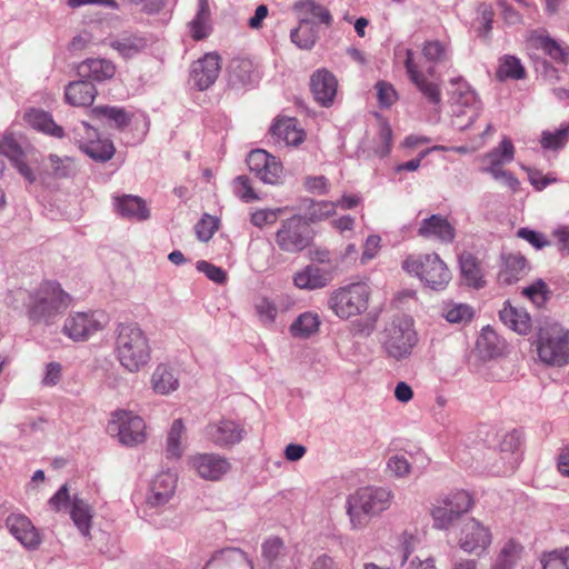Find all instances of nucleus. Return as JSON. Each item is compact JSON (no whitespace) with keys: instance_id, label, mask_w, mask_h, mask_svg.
Listing matches in <instances>:
<instances>
[{"instance_id":"nucleus-20","label":"nucleus","mask_w":569,"mask_h":569,"mask_svg":"<svg viewBox=\"0 0 569 569\" xmlns=\"http://www.w3.org/2000/svg\"><path fill=\"white\" fill-rule=\"evenodd\" d=\"M9 533L27 550H36L41 545V535L32 521L21 512H11L4 520Z\"/></svg>"},{"instance_id":"nucleus-8","label":"nucleus","mask_w":569,"mask_h":569,"mask_svg":"<svg viewBox=\"0 0 569 569\" xmlns=\"http://www.w3.org/2000/svg\"><path fill=\"white\" fill-rule=\"evenodd\" d=\"M49 505L56 511L68 509L69 516L79 533L86 539L91 538L94 509L86 499L78 493L71 496L68 486L63 485L49 499Z\"/></svg>"},{"instance_id":"nucleus-52","label":"nucleus","mask_w":569,"mask_h":569,"mask_svg":"<svg viewBox=\"0 0 569 569\" xmlns=\"http://www.w3.org/2000/svg\"><path fill=\"white\" fill-rule=\"evenodd\" d=\"M540 563L542 569H569V548L543 552Z\"/></svg>"},{"instance_id":"nucleus-31","label":"nucleus","mask_w":569,"mask_h":569,"mask_svg":"<svg viewBox=\"0 0 569 569\" xmlns=\"http://www.w3.org/2000/svg\"><path fill=\"white\" fill-rule=\"evenodd\" d=\"M410 459L406 455L396 453L388 458L387 470L396 478L408 477L416 465V468L423 470L429 465V458L421 451L410 453Z\"/></svg>"},{"instance_id":"nucleus-39","label":"nucleus","mask_w":569,"mask_h":569,"mask_svg":"<svg viewBox=\"0 0 569 569\" xmlns=\"http://www.w3.org/2000/svg\"><path fill=\"white\" fill-rule=\"evenodd\" d=\"M24 120L29 126L43 133L60 138L63 134L61 127L56 124L51 116L39 109H31L26 112Z\"/></svg>"},{"instance_id":"nucleus-41","label":"nucleus","mask_w":569,"mask_h":569,"mask_svg":"<svg viewBox=\"0 0 569 569\" xmlns=\"http://www.w3.org/2000/svg\"><path fill=\"white\" fill-rule=\"evenodd\" d=\"M321 325L318 313L307 311L301 313L290 326L289 331L295 338L307 339L319 331Z\"/></svg>"},{"instance_id":"nucleus-50","label":"nucleus","mask_w":569,"mask_h":569,"mask_svg":"<svg viewBox=\"0 0 569 569\" xmlns=\"http://www.w3.org/2000/svg\"><path fill=\"white\" fill-rule=\"evenodd\" d=\"M253 310L262 326L271 328L274 325L278 316V308L272 300L266 297L257 298L253 303Z\"/></svg>"},{"instance_id":"nucleus-38","label":"nucleus","mask_w":569,"mask_h":569,"mask_svg":"<svg viewBox=\"0 0 569 569\" xmlns=\"http://www.w3.org/2000/svg\"><path fill=\"white\" fill-rule=\"evenodd\" d=\"M272 136L287 146H298L303 141L305 132L297 127L292 118L278 119L271 127Z\"/></svg>"},{"instance_id":"nucleus-17","label":"nucleus","mask_w":569,"mask_h":569,"mask_svg":"<svg viewBox=\"0 0 569 569\" xmlns=\"http://www.w3.org/2000/svg\"><path fill=\"white\" fill-rule=\"evenodd\" d=\"M80 149L91 159L106 162L114 154V146L109 139H101L96 129L87 122L76 128Z\"/></svg>"},{"instance_id":"nucleus-2","label":"nucleus","mask_w":569,"mask_h":569,"mask_svg":"<svg viewBox=\"0 0 569 569\" xmlns=\"http://www.w3.org/2000/svg\"><path fill=\"white\" fill-rule=\"evenodd\" d=\"M395 493L388 487L366 486L346 498L345 510L351 531H363L372 518L380 517L393 503Z\"/></svg>"},{"instance_id":"nucleus-53","label":"nucleus","mask_w":569,"mask_h":569,"mask_svg":"<svg viewBox=\"0 0 569 569\" xmlns=\"http://www.w3.org/2000/svg\"><path fill=\"white\" fill-rule=\"evenodd\" d=\"M147 43V39L143 37L132 36L116 41L113 43V48L117 49L124 58H130L144 49Z\"/></svg>"},{"instance_id":"nucleus-37","label":"nucleus","mask_w":569,"mask_h":569,"mask_svg":"<svg viewBox=\"0 0 569 569\" xmlns=\"http://www.w3.org/2000/svg\"><path fill=\"white\" fill-rule=\"evenodd\" d=\"M187 448V428L182 419H176L171 423L166 441L168 458L179 459Z\"/></svg>"},{"instance_id":"nucleus-60","label":"nucleus","mask_w":569,"mask_h":569,"mask_svg":"<svg viewBox=\"0 0 569 569\" xmlns=\"http://www.w3.org/2000/svg\"><path fill=\"white\" fill-rule=\"evenodd\" d=\"M377 99L381 108H389L397 99L398 94L393 86L386 81H379L376 83Z\"/></svg>"},{"instance_id":"nucleus-28","label":"nucleus","mask_w":569,"mask_h":569,"mask_svg":"<svg viewBox=\"0 0 569 569\" xmlns=\"http://www.w3.org/2000/svg\"><path fill=\"white\" fill-rule=\"evenodd\" d=\"M418 236L449 243L453 241L456 233L455 228L445 217L432 214L421 221Z\"/></svg>"},{"instance_id":"nucleus-27","label":"nucleus","mask_w":569,"mask_h":569,"mask_svg":"<svg viewBox=\"0 0 569 569\" xmlns=\"http://www.w3.org/2000/svg\"><path fill=\"white\" fill-rule=\"evenodd\" d=\"M311 91L315 99L323 107L332 104L337 94L338 82L336 77L328 70H317L310 80Z\"/></svg>"},{"instance_id":"nucleus-6","label":"nucleus","mask_w":569,"mask_h":569,"mask_svg":"<svg viewBox=\"0 0 569 569\" xmlns=\"http://www.w3.org/2000/svg\"><path fill=\"white\" fill-rule=\"evenodd\" d=\"M370 296L371 288L367 282H352L333 290L328 307L338 318L348 320L366 312Z\"/></svg>"},{"instance_id":"nucleus-58","label":"nucleus","mask_w":569,"mask_h":569,"mask_svg":"<svg viewBox=\"0 0 569 569\" xmlns=\"http://www.w3.org/2000/svg\"><path fill=\"white\" fill-rule=\"evenodd\" d=\"M481 171L489 173L495 180L501 181L513 191L519 187V180L510 171L502 169V167H482Z\"/></svg>"},{"instance_id":"nucleus-44","label":"nucleus","mask_w":569,"mask_h":569,"mask_svg":"<svg viewBox=\"0 0 569 569\" xmlns=\"http://www.w3.org/2000/svg\"><path fill=\"white\" fill-rule=\"evenodd\" d=\"M290 39L298 48L309 50L316 44L318 31L309 19L301 18L299 26L291 31Z\"/></svg>"},{"instance_id":"nucleus-63","label":"nucleus","mask_w":569,"mask_h":569,"mask_svg":"<svg viewBox=\"0 0 569 569\" xmlns=\"http://www.w3.org/2000/svg\"><path fill=\"white\" fill-rule=\"evenodd\" d=\"M48 161L52 173L58 178L69 177L74 170L73 162L70 158H59L56 154H50Z\"/></svg>"},{"instance_id":"nucleus-36","label":"nucleus","mask_w":569,"mask_h":569,"mask_svg":"<svg viewBox=\"0 0 569 569\" xmlns=\"http://www.w3.org/2000/svg\"><path fill=\"white\" fill-rule=\"evenodd\" d=\"M66 100L76 107L92 104L97 96L96 87L87 79L70 82L66 88Z\"/></svg>"},{"instance_id":"nucleus-57","label":"nucleus","mask_w":569,"mask_h":569,"mask_svg":"<svg viewBox=\"0 0 569 569\" xmlns=\"http://www.w3.org/2000/svg\"><path fill=\"white\" fill-rule=\"evenodd\" d=\"M337 204L331 201H318L312 203L309 209L308 219L311 222L327 219L336 213Z\"/></svg>"},{"instance_id":"nucleus-34","label":"nucleus","mask_w":569,"mask_h":569,"mask_svg":"<svg viewBox=\"0 0 569 569\" xmlns=\"http://www.w3.org/2000/svg\"><path fill=\"white\" fill-rule=\"evenodd\" d=\"M150 382L153 391L162 396L174 392L180 386L177 370L167 363L154 368Z\"/></svg>"},{"instance_id":"nucleus-19","label":"nucleus","mask_w":569,"mask_h":569,"mask_svg":"<svg viewBox=\"0 0 569 569\" xmlns=\"http://www.w3.org/2000/svg\"><path fill=\"white\" fill-rule=\"evenodd\" d=\"M188 466L201 479L208 481L221 480L231 469L229 460L217 453H194L188 458Z\"/></svg>"},{"instance_id":"nucleus-22","label":"nucleus","mask_w":569,"mask_h":569,"mask_svg":"<svg viewBox=\"0 0 569 569\" xmlns=\"http://www.w3.org/2000/svg\"><path fill=\"white\" fill-rule=\"evenodd\" d=\"M220 69V57L213 52L206 53L192 63L190 71L191 81L199 90H206L216 82Z\"/></svg>"},{"instance_id":"nucleus-47","label":"nucleus","mask_w":569,"mask_h":569,"mask_svg":"<svg viewBox=\"0 0 569 569\" xmlns=\"http://www.w3.org/2000/svg\"><path fill=\"white\" fill-rule=\"evenodd\" d=\"M92 114L98 119H106L109 126L117 129H122L130 122L128 112L119 107H96L92 109Z\"/></svg>"},{"instance_id":"nucleus-55","label":"nucleus","mask_w":569,"mask_h":569,"mask_svg":"<svg viewBox=\"0 0 569 569\" xmlns=\"http://www.w3.org/2000/svg\"><path fill=\"white\" fill-rule=\"evenodd\" d=\"M233 192L247 203L260 200V197L251 186L250 179L246 176H238L233 180Z\"/></svg>"},{"instance_id":"nucleus-45","label":"nucleus","mask_w":569,"mask_h":569,"mask_svg":"<svg viewBox=\"0 0 569 569\" xmlns=\"http://www.w3.org/2000/svg\"><path fill=\"white\" fill-rule=\"evenodd\" d=\"M287 553V547L279 537H269L261 546V556L269 567L280 566L286 559Z\"/></svg>"},{"instance_id":"nucleus-43","label":"nucleus","mask_w":569,"mask_h":569,"mask_svg":"<svg viewBox=\"0 0 569 569\" xmlns=\"http://www.w3.org/2000/svg\"><path fill=\"white\" fill-rule=\"evenodd\" d=\"M515 158V147L512 141L505 137L498 147L490 150L482 158V167H502L510 163Z\"/></svg>"},{"instance_id":"nucleus-46","label":"nucleus","mask_w":569,"mask_h":569,"mask_svg":"<svg viewBox=\"0 0 569 569\" xmlns=\"http://www.w3.org/2000/svg\"><path fill=\"white\" fill-rule=\"evenodd\" d=\"M569 141V121L561 123L555 131L545 130L541 133L540 146L543 150L559 151Z\"/></svg>"},{"instance_id":"nucleus-10","label":"nucleus","mask_w":569,"mask_h":569,"mask_svg":"<svg viewBox=\"0 0 569 569\" xmlns=\"http://www.w3.org/2000/svg\"><path fill=\"white\" fill-rule=\"evenodd\" d=\"M108 432L126 447H136L147 440L144 420L128 410H117L111 415Z\"/></svg>"},{"instance_id":"nucleus-4","label":"nucleus","mask_w":569,"mask_h":569,"mask_svg":"<svg viewBox=\"0 0 569 569\" xmlns=\"http://www.w3.org/2000/svg\"><path fill=\"white\" fill-rule=\"evenodd\" d=\"M116 358L130 373L146 368L151 361V345L147 332L138 323H120L117 328Z\"/></svg>"},{"instance_id":"nucleus-18","label":"nucleus","mask_w":569,"mask_h":569,"mask_svg":"<svg viewBox=\"0 0 569 569\" xmlns=\"http://www.w3.org/2000/svg\"><path fill=\"white\" fill-rule=\"evenodd\" d=\"M102 320L97 312H73L66 318L62 332L73 341H83L103 329Z\"/></svg>"},{"instance_id":"nucleus-16","label":"nucleus","mask_w":569,"mask_h":569,"mask_svg":"<svg viewBox=\"0 0 569 569\" xmlns=\"http://www.w3.org/2000/svg\"><path fill=\"white\" fill-rule=\"evenodd\" d=\"M252 173L267 184H279L283 180V166L281 161L266 150H252L247 158Z\"/></svg>"},{"instance_id":"nucleus-7","label":"nucleus","mask_w":569,"mask_h":569,"mask_svg":"<svg viewBox=\"0 0 569 569\" xmlns=\"http://www.w3.org/2000/svg\"><path fill=\"white\" fill-rule=\"evenodd\" d=\"M402 269L433 290L445 289L451 279L447 264L437 253L409 256L402 261Z\"/></svg>"},{"instance_id":"nucleus-30","label":"nucleus","mask_w":569,"mask_h":569,"mask_svg":"<svg viewBox=\"0 0 569 569\" xmlns=\"http://www.w3.org/2000/svg\"><path fill=\"white\" fill-rule=\"evenodd\" d=\"M520 442L516 433H508L501 442V466H492V472L500 476L512 473L520 462Z\"/></svg>"},{"instance_id":"nucleus-54","label":"nucleus","mask_w":569,"mask_h":569,"mask_svg":"<svg viewBox=\"0 0 569 569\" xmlns=\"http://www.w3.org/2000/svg\"><path fill=\"white\" fill-rule=\"evenodd\" d=\"M499 79H521L525 76V69L519 59L507 56L501 59L500 66L497 71Z\"/></svg>"},{"instance_id":"nucleus-12","label":"nucleus","mask_w":569,"mask_h":569,"mask_svg":"<svg viewBox=\"0 0 569 569\" xmlns=\"http://www.w3.org/2000/svg\"><path fill=\"white\" fill-rule=\"evenodd\" d=\"M537 352L540 361L547 366H566L569 362V333L561 328L540 332Z\"/></svg>"},{"instance_id":"nucleus-32","label":"nucleus","mask_w":569,"mask_h":569,"mask_svg":"<svg viewBox=\"0 0 569 569\" xmlns=\"http://www.w3.org/2000/svg\"><path fill=\"white\" fill-rule=\"evenodd\" d=\"M114 73L113 62L103 58H89L77 66V74L91 81L101 82L111 79Z\"/></svg>"},{"instance_id":"nucleus-42","label":"nucleus","mask_w":569,"mask_h":569,"mask_svg":"<svg viewBox=\"0 0 569 569\" xmlns=\"http://www.w3.org/2000/svg\"><path fill=\"white\" fill-rule=\"evenodd\" d=\"M210 9L208 0H198V10L189 22L190 34L194 40H201L209 36L211 30Z\"/></svg>"},{"instance_id":"nucleus-1","label":"nucleus","mask_w":569,"mask_h":569,"mask_svg":"<svg viewBox=\"0 0 569 569\" xmlns=\"http://www.w3.org/2000/svg\"><path fill=\"white\" fill-rule=\"evenodd\" d=\"M422 54L431 63L426 70L421 68L420 62L416 59L413 50L405 46L395 48V62L405 67L409 80L430 103L438 104L441 101L440 84L430 78L435 74L433 64L448 58V48L438 40L426 41L422 47Z\"/></svg>"},{"instance_id":"nucleus-64","label":"nucleus","mask_w":569,"mask_h":569,"mask_svg":"<svg viewBox=\"0 0 569 569\" xmlns=\"http://www.w3.org/2000/svg\"><path fill=\"white\" fill-rule=\"evenodd\" d=\"M380 248H381L380 236H378V234L369 236L363 243V250H362V254L360 258L361 263L366 264L367 262H369L370 260L376 258Z\"/></svg>"},{"instance_id":"nucleus-21","label":"nucleus","mask_w":569,"mask_h":569,"mask_svg":"<svg viewBox=\"0 0 569 569\" xmlns=\"http://www.w3.org/2000/svg\"><path fill=\"white\" fill-rule=\"evenodd\" d=\"M177 487V475L172 471H161L150 481L146 496V503L149 508L166 506L173 497Z\"/></svg>"},{"instance_id":"nucleus-48","label":"nucleus","mask_w":569,"mask_h":569,"mask_svg":"<svg viewBox=\"0 0 569 569\" xmlns=\"http://www.w3.org/2000/svg\"><path fill=\"white\" fill-rule=\"evenodd\" d=\"M522 547L513 540L503 543L491 569H512L518 562Z\"/></svg>"},{"instance_id":"nucleus-14","label":"nucleus","mask_w":569,"mask_h":569,"mask_svg":"<svg viewBox=\"0 0 569 569\" xmlns=\"http://www.w3.org/2000/svg\"><path fill=\"white\" fill-rule=\"evenodd\" d=\"M311 242L309 224L301 216H292L284 220L276 233L278 247L290 253L305 250Z\"/></svg>"},{"instance_id":"nucleus-25","label":"nucleus","mask_w":569,"mask_h":569,"mask_svg":"<svg viewBox=\"0 0 569 569\" xmlns=\"http://www.w3.org/2000/svg\"><path fill=\"white\" fill-rule=\"evenodd\" d=\"M293 284L302 290H318L327 287L333 280V272L328 268L308 264L295 272Z\"/></svg>"},{"instance_id":"nucleus-24","label":"nucleus","mask_w":569,"mask_h":569,"mask_svg":"<svg viewBox=\"0 0 569 569\" xmlns=\"http://www.w3.org/2000/svg\"><path fill=\"white\" fill-rule=\"evenodd\" d=\"M202 569H253V566L243 550L224 548L216 551Z\"/></svg>"},{"instance_id":"nucleus-9","label":"nucleus","mask_w":569,"mask_h":569,"mask_svg":"<svg viewBox=\"0 0 569 569\" xmlns=\"http://www.w3.org/2000/svg\"><path fill=\"white\" fill-rule=\"evenodd\" d=\"M452 93L451 122L458 130L469 128L479 117L482 103L476 91L465 81L458 80Z\"/></svg>"},{"instance_id":"nucleus-49","label":"nucleus","mask_w":569,"mask_h":569,"mask_svg":"<svg viewBox=\"0 0 569 569\" xmlns=\"http://www.w3.org/2000/svg\"><path fill=\"white\" fill-rule=\"evenodd\" d=\"M293 10L303 16H312L326 26L332 22L329 10L316 0H299L295 2Z\"/></svg>"},{"instance_id":"nucleus-15","label":"nucleus","mask_w":569,"mask_h":569,"mask_svg":"<svg viewBox=\"0 0 569 569\" xmlns=\"http://www.w3.org/2000/svg\"><path fill=\"white\" fill-rule=\"evenodd\" d=\"M204 438L219 448H229L242 441L247 431L236 420L221 418L209 422L203 429Z\"/></svg>"},{"instance_id":"nucleus-3","label":"nucleus","mask_w":569,"mask_h":569,"mask_svg":"<svg viewBox=\"0 0 569 569\" xmlns=\"http://www.w3.org/2000/svg\"><path fill=\"white\" fill-rule=\"evenodd\" d=\"M16 296L32 323H51L71 302V297L54 281H44L32 291L19 290Z\"/></svg>"},{"instance_id":"nucleus-51","label":"nucleus","mask_w":569,"mask_h":569,"mask_svg":"<svg viewBox=\"0 0 569 569\" xmlns=\"http://www.w3.org/2000/svg\"><path fill=\"white\" fill-rule=\"evenodd\" d=\"M443 318L451 323H461L471 320L472 308L467 303L447 302L442 307Z\"/></svg>"},{"instance_id":"nucleus-40","label":"nucleus","mask_w":569,"mask_h":569,"mask_svg":"<svg viewBox=\"0 0 569 569\" xmlns=\"http://www.w3.org/2000/svg\"><path fill=\"white\" fill-rule=\"evenodd\" d=\"M460 271L469 287L482 288L485 286L482 269L478 260L469 252L459 257Z\"/></svg>"},{"instance_id":"nucleus-33","label":"nucleus","mask_w":569,"mask_h":569,"mask_svg":"<svg viewBox=\"0 0 569 569\" xmlns=\"http://www.w3.org/2000/svg\"><path fill=\"white\" fill-rule=\"evenodd\" d=\"M528 44L530 48L542 50L556 62L567 63L569 60V47L542 32H532L528 39Z\"/></svg>"},{"instance_id":"nucleus-26","label":"nucleus","mask_w":569,"mask_h":569,"mask_svg":"<svg viewBox=\"0 0 569 569\" xmlns=\"http://www.w3.org/2000/svg\"><path fill=\"white\" fill-rule=\"evenodd\" d=\"M112 204L116 213L128 220L141 222L148 220L151 216L147 202L139 196H114Z\"/></svg>"},{"instance_id":"nucleus-23","label":"nucleus","mask_w":569,"mask_h":569,"mask_svg":"<svg viewBox=\"0 0 569 569\" xmlns=\"http://www.w3.org/2000/svg\"><path fill=\"white\" fill-rule=\"evenodd\" d=\"M0 154L6 157L11 166L29 182L36 181V174L27 163V153L12 134H6L0 140Z\"/></svg>"},{"instance_id":"nucleus-35","label":"nucleus","mask_w":569,"mask_h":569,"mask_svg":"<svg viewBox=\"0 0 569 569\" xmlns=\"http://www.w3.org/2000/svg\"><path fill=\"white\" fill-rule=\"evenodd\" d=\"M499 317L509 329L519 335H527L531 330V318L523 308H517L506 302Z\"/></svg>"},{"instance_id":"nucleus-59","label":"nucleus","mask_w":569,"mask_h":569,"mask_svg":"<svg viewBox=\"0 0 569 569\" xmlns=\"http://www.w3.org/2000/svg\"><path fill=\"white\" fill-rule=\"evenodd\" d=\"M196 269L216 283L223 284L227 281V272L206 260L197 261Z\"/></svg>"},{"instance_id":"nucleus-56","label":"nucleus","mask_w":569,"mask_h":569,"mask_svg":"<svg viewBox=\"0 0 569 569\" xmlns=\"http://www.w3.org/2000/svg\"><path fill=\"white\" fill-rule=\"evenodd\" d=\"M522 293L537 307H541L547 300V284L541 279H538L530 286L523 288Z\"/></svg>"},{"instance_id":"nucleus-5","label":"nucleus","mask_w":569,"mask_h":569,"mask_svg":"<svg viewBox=\"0 0 569 569\" xmlns=\"http://www.w3.org/2000/svg\"><path fill=\"white\" fill-rule=\"evenodd\" d=\"M418 340L412 317L398 315L385 326L380 345L388 359L403 361L411 357Z\"/></svg>"},{"instance_id":"nucleus-13","label":"nucleus","mask_w":569,"mask_h":569,"mask_svg":"<svg viewBox=\"0 0 569 569\" xmlns=\"http://www.w3.org/2000/svg\"><path fill=\"white\" fill-rule=\"evenodd\" d=\"M493 540L490 527L476 518L465 520L457 533V545L466 553L481 556L486 553Z\"/></svg>"},{"instance_id":"nucleus-29","label":"nucleus","mask_w":569,"mask_h":569,"mask_svg":"<svg viewBox=\"0 0 569 569\" xmlns=\"http://www.w3.org/2000/svg\"><path fill=\"white\" fill-rule=\"evenodd\" d=\"M526 258L520 253H506L501 256L498 281L500 284L510 286L523 278L528 272Z\"/></svg>"},{"instance_id":"nucleus-61","label":"nucleus","mask_w":569,"mask_h":569,"mask_svg":"<svg viewBox=\"0 0 569 569\" xmlns=\"http://www.w3.org/2000/svg\"><path fill=\"white\" fill-rule=\"evenodd\" d=\"M282 209H258L251 212L250 221L258 228H263L268 224H273Z\"/></svg>"},{"instance_id":"nucleus-62","label":"nucleus","mask_w":569,"mask_h":569,"mask_svg":"<svg viewBox=\"0 0 569 569\" xmlns=\"http://www.w3.org/2000/svg\"><path fill=\"white\" fill-rule=\"evenodd\" d=\"M218 229V220L209 214H204L196 224L194 230L200 241H208Z\"/></svg>"},{"instance_id":"nucleus-11","label":"nucleus","mask_w":569,"mask_h":569,"mask_svg":"<svg viewBox=\"0 0 569 569\" xmlns=\"http://www.w3.org/2000/svg\"><path fill=\"white\" fill-rule=\"evenodd\" d=\"M472 507L471 496L465 490L449 492L439 498L431 509L433 527L448 529L461 515Z\"/></svg>"}]
</instances>
